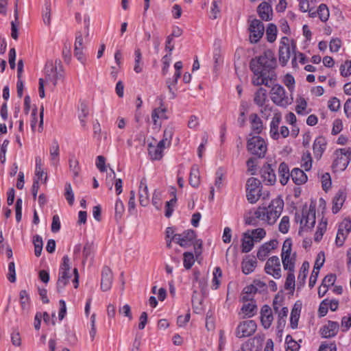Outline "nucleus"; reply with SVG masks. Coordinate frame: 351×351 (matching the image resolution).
<instances>
[{"label": "nucleus", "mask_w": 351, "mask_h": 351, "mask_svg": "<svg viewBox=\"0 0 351 351\" xmlns=\"http://www.w3.org/2000/svg\"><path fill=\"white\" fill-rule=\"evenodd\" d=\"M252 130L256 134H260L263 129V123L261 119L256 114L250 116Z\"/></svg>", "instance_id": "32"}, {"label": "nucleus", "mask_w": 351, "mask_h": 351, "mask_svg": "<svg viewBox=\"0 0 351 351\" xmlns=\"http://www.w3.org/2000/svg\"><path fill=\"white\" fill-rule=\"evenodd\" d=\"M256 327V324L254 320L243 321L237 326L236 335L239 338L250 337L255 332Z\"/></svg>", "instance_id": "12"}, {"label": "nucleus", "mask_w": 351, "mask_h": 351, "mask_svg": "<svg viewBox=\"0 0 351 351\" xmlns=\"http://www.w3.org/2000/svg\"><path fill=\"white\" fill-rule=\"evenodd\" d=\"M254 239L250 234V230L244 232L241 239V252L243 253L250 252L254 245Z\"/></svg>", "instance_id": "22"}, {"label": "nucleus", "mask_w": 351, "mask_h": 351, "mask_svg": "<svg viewBox=\"0 0 351 351\" xmlns=\"http://www.w3.org/2000/svg\"><path fill=\"white\" fill-rule=\"evenodd\" d=\"M115 217L120 219L124 212L125 208L123 202L120 199H117L115 203Z\"/></svg>", "instance_id": "56"}, {"label": "nucleus", "mask_w": 351, "mask_h": 351, "mask_svg": "<svg viewBox=\"0 0 351 351\" xmlns=\"http://www.w3.org/2000/svg\"><path fill=\"white\" fill-rule=\"evenodd\" d=\"M291 178L293 182L297 185L302 184L307 181V176L300 168H294L292 169Z\"/></svg>", "instance_id": "26"}, {"label": "nucleus", "mask_w": 351, "mask_h": 351, "mask_svg": "<svg viewBox=\"0 0 351 351\" xmlns=\"http://www.w3.org/2000/svg\"><path fill=\"white\" fill-rule=\"evenodd\" d=\"M341 75L343 77H348L351 75V61L346 60L340 67Z\"/></svg>", "instance_id": "55"}, {"label": "nucleus", "mask_w": 351, "mask_h": 351, "mask_svg": "<svg viewBox=\"0 0 351 351\" xmlns=\"http://www.w3.org/2000/svg\"><path fill=\"white\" fill-rule=\"evenodd\" d=\"M279 231L283 234L288 232L289 229V217L288 216H284L281 219L278 227Z\"/></svg>", "instance_id": "49"}, {"label": "nucleus", "mask_w": 351, "mask_h": 351, "mask_svg": "<svg viewBox=\"0 0 351 351\" xmlns=\"http://www.w3.org/2000/svg\"><path fill=\"white\" fill-rule=\"evenodd\" d=\"M191 301L193 311L197 314L201 313L203 309L202 306V300L200 297H199V295L196 291H193Z\"/></svg>", "instance_id": "34"}, {"label": "nucleus", "mask_w": 351, "mask_h": 351, "mask_svg": "<svg viewBox=\"0 0 351 351\" xmlns=\"http://www.w3.org/2000/svg\"><path fill=\"white\" fill-rule=\"evenodd\" d=\"M119 313L125 317H127L130 321L132 319V314L130 305L125 304L119 308Z\"/></svg>", "instance_id": "60"}, {"label": "nucleus", "mask_w": 351, "mask_h": 351, "mask_svg": "<svg viewBox=\"0 0 351 351\" xmlns=\"http://www.w3.org/2000/svg\"><path fill=\"white\" fill-rule=\"evenodd\" d=\"M183 264L184 267L186 269H189L192 267L194 264L195 258L194 255L192 252H184L183 254Z\"/></svg>", "instance_id": "43"}, {"label": "nucleus", "mask_w": 351, "mask_h": 351, "mask_svg": "<svg viewBox=\"0 0 351 351\" xmlns=\"http://www.w3.org/2000/svg\"><path fill=\"white\" fill-rule=\"evenodd\" d=\"M267 91L263 88H259L255 93L254 101L259 107H262L266 100Z\"/></svg>", "instance_id": "35"}, {"label": "nucleus", "mask_w": 351, "mask_h": 351, "mask_svg": "<svg viewBox=\"0 0 351 351\" xmlns=\"http://www.w3.org/2000/svg\"><path fill=\"white\" fill-rule=\"evenodd\" d=\"M259 16L265 21L271 20L272 8L267 2L261 3L257 9Z\"/></svg>", "instance_id": "23"}, {"label": "nucleus", "mask_w": 351, "mask_h": 351, "mask_svg": "<svg viewBox=\"0 0 351 351\" xmlns=\"http://www.w3.org/2000/svg\"><path fill=\"white\" fill-rule=\"evenodd\" d=\"M295 51L296 44L293 40H291V47H279L278 59L282 66L287 65L290 59L291 53H295Z\"/></svg>", "instance_id": "14"}, {"label": "nucleus", "mask_w": 351, "mask_h": 351, "mask_svg": "<svg viewBox=\"0 0 351 351\" xmlns=\"http://www.w3.org/2000/svg\"><path fill=\"white\" fill-rule=\"evenodd\" d=\"M343 129V123L342 121L339 119H337L333 121L332 129V134L337 135Z\"/></svg>", "instance_id": "61"}, {"label": "nucleus", "mask_w": 351, "mask_h": 351, "mask_svg": "<svg viewBox=\"0 0 351 351\" xmlns=\"http://www.w3.org/2000/svg\"><path fill=\"white\" fill-rule=\"evenodd\" d=\"M291 246H292V241L291 239H287L284 243L282 247V252H281V256H291Z\"/></svg>", "instance_id": "53"}, {"label": "nucleus", "mask_w": 351, "mask_h": 351, "mask_svg": "<svg viewBox=\"0 0 351 351\" xmlns=\"http://www.w3.org/2000/svg\"><path fill=\"white\" fill-rule=\"evenodd\" d=\"M261 182L256 178L252 177L247 180L246 193L247 199L251 204L256 203L260 198L261 194Z\"/></svg>", "instance_id": "9"}, {"label": "nucleus", "mask_w": 351, "mask_h": 351, "mask_svg": "<svg viewBox=\"0 0 351 351\" xmlns=\"http://www.w3.org/2000/svg\"><path fill=\"white\" fill-rule=\"evenodd\" d=\"M70 273L66 271H60L59 276L56 284V288L58 292H61L62 290L67 285L69 280L71 278Z\"/></svg>", "instance_id": "30"}, {"label": "nucleus", "mask_w": 351, "mask_h": 351, "mask_svg": "<svg viewBox=\"0 0 351 351\" xmlns=\"http://www.w3.org/2000/svg\"><path fill=\"white\" fill-rule=\"evenodd\" d=\"M64 196L69 205L72 206L74 202V193L72 191L71 185L69 182L65 184Z\"/></svg>", "instance_id": "47"}, {"label": "nucleus", "mask_w": 351, "mask_h": 351, "mask_svg": "<svg viewBox=\"0 0 351 351\" xmlns=\"http://www.w3.org/2000/svg\"><path fill=\"white\" fill-rule=\"evenodd\" d=\"M277 36V27L274 23H269L266 29L267 40L269 43L276 40Z\"/></svg>", "instance_id": "39"}, {"label": "nucleus", "mask_w": 351, "mask_h": 351, "mask_svg": "<svg viewBox=\"0 0 351 351\" xmlns=\"http://www.w3.org/2000/svg\"><path fill=\"white\" fill-rule=\"evenodd\" d=\"M284 84L288 88L290 92H293L295 88V79L291 74L285 75L283 79Z\"/></svg>", "instance_id": "50"}, {"label": "nucleus", "mask_w": 351, "mask_h": 351, "mask_svg": "<svg viewBox=\"0 0 351 351\" xmlns=\"http://www.w3.org/2000/svg\"><path fill=\"white\" fill-rule=\"evenodd\" d=\"M261 178L264 182L269 185H273L276 181V174L271 165L267 164L263 166L261 169Z\"/></svg>", "instance_id": "17"}, {"label": "nucleus", "mask_w": 351, "mask_h": 351, "mask_svg": "<svg viewBox=\"0 0 351 351\" xmlns=\"http://www.w3.org/2000/svg\"><path fill=\"white\" fill-rule=\"evenodd\" d=\"M300 310L297 308H293L291 313L290 317V325L293 329H295L298 327V320L300 317Z\"/></svg>", "instance_id": "44"}, {"label": "nucleus", "mask_w": 351, "mask_h": 351, "mask_svg": "<svg viewBox=\"0 0 351 351\" xmlns=\"http://www.w3.org/2000/svg\"><path fill=\"white\" fill-rule=\"evenodd\" d=\"M242 271L245 274H249L254 271L257 265V261L254 258H246L241 263Z\"/></svg>", "instance_id": "28"}, {"label": "nucleus", "mask_w": 351, "mask_h": 351, "mask_svg": "<svg viewBox=\"0 0 351 351\" xmlns=\"http://www.w3.org/2000/svg\"><path fill=\"white\" fill-rule=\"evenodd\" d=\"M33 243L34 245V253L36 256H40L43 250V239L39 235H36L33 239Z\"/></svg>", "instance_id": "42"}, {"label": "nucleus", "mask_w": 351, "mask_h": 351, "mask_svg": "<svg viewBox=\"0 0 351 351\" xmlns=\"http://www.w3.org/2000/svg\"><path fill=\"white\" fill-rule=\"evenodd\" d=\"M278 176L280 182L282 185H285L291 177L289 168L285 162H281L278 167Z\"/></svg>", "instance_id": "25"}, {"label": "nucleus", "mask_w": 351, "mask_h": 351, "mask_svg": "<svg viewBox=\"0 0 351 351\" xmlns=\"http://www.w3.org/2000/svg\"><path fill=\"white\" fill-rule=\"evenodd\" d=\"M317 15L322 22H326L328 20L330 12L328 8L324 3H322L317 8Z\"/></svg>", "instance_id": "40"}, {"label": "nucleus", "mask_w": 351, "mask_h": 351, "mask_svg": "<svg viewBox=\"0 0 351 351\" xmlns=\"http://www.w3.org/2000/svg\"><path fill=\"white\" fill-rule=\"evenodd\" d=\"M282 263L283 267L285 270L289 271H294L295 267V257H291V256H282Z\"/></svg>", "instance_id": "38"}, {"label": "nucleus", "mask_w": 351, "mask_h": 351, "mask_svg": "<svg viewBox=\"0 0 351 351\" xmlns=\"http://www.w3.org/2000/svg\"><path fill=\"white\" fill-rule=\"evenodd\" d=\"M271 101L282 108H286L291 104L293 99L287 95L285 88L279 84H275L271 88L270 92Z\"/></svg>", "instance_id": "5"}, {"label": "nucleus", "mask_w": 351, "mask_h": 351, "mask_svg": "<svg viewBox=\"0 0 351 351\" xmlns=\"http://www.w3.org/2000/svg\"><path fill=\"white\" fill-rule=\"evenodd\" d=\"M189 184L193 187H197L199 184V173L197 166H193L189 176Z\"/></svg>", "instance_id": "33"}, {"label": "nucleus", "mask_w": 351, "mask_h": 351, "mask_svg": "<svg viewBox=\"0 0 351 351\" xmlns=\"http://www.w3.org/2000/svg\"><path fill=\"white\" fill-rule=\"evenodd\" d=\"M341 45V41L339 38H332L329 45L330 50L331 52H337Z\"/></svg>", "instance_id": "64"}, {"label": "nucleus", "mask_w": 351, "mask_h": 351, "mask_svg": "<svg viewBox=\"0 0 351 351\" xmlns=\"http://www.w3.org/2000/svg\"><path fill=\"white\" fill-rule=\"evenodd\" d=\"M163 148L160 147L158 145H153L149 144L148 145V154L150 158L152 160H159L162 158Z\"/></svg>", "instance_id": "29"}, {"label": "nucleus", "mask_w": 351, "mask_h": 351, "mask_svg": "<svg viewBox=\"0 0 351 351\" xmlns=\"http://www.w3.org/2000/svg\"><path fill=\"white\" fill-rule=\"evenodd\" d=\"M336 275L333 274H328L324 277V278L322 280V285L329 288V287L332 286L336 280Z\"/></svg>", "instance_id": "54"}, {"label": "nucleus", "mask_w": 351, "mask_h": 351, "mask_svg": "<svg viewBox=\"0 0 351 351\" xmlns=\"http://www.w3.org/2000/svg\"><path fill=\"white\" fill-rule=\"evenodd\" d=\"M346 193L342 191L339 190L336 195H335L333 199H332V210L333 213H338L340 209L341 208L343 202L346 200Z\"/></svg>", "instance_id": "24"}, {"label": "nucleus", "mask_w": 351, "mask_h": 351, "mask_svg": "<svg viewBox=\"0 0 351 351\" xmlns=\"http://www.w3.org/2000/svg\"><path fill=\"white\" fill-rule=\"evenodd\" d=\"M294 271H289L286 278L285 288L287 290L293 291L295 289V275Z\"/></svg>", "instance_id": "46"}, {"label": "nucleus", "mask_w": 351, "mask_h": 351, "mask_svg": "<svg viewBox=\"0 0 351 351\" xmlns=\"http://www.w3.org/2000/svg\"><path fill=\"white\" fill-rule=\"evenodd\" d=\"M316 221L315 209L314 206H310L308 209H303L302 217L300 219V228L299 234L302 231H309L315 226Z\"/></svg>", "instance_id": "7"}, {"label": "nucleus", "mask_w": 351, "mask_h": 351, "mask_svg": "<svg viewBox=\"0 0 351 351\" xmlns=\"http://www.w3.org/2000/svg\"><path fill=\"white\" fill-rule=\"evenodd\" d=\"M257 310V306L254 301L250 302L247 304H244L241 308L242 312L248 317H253Z\"/></svg>", "instance_id": "36"}, {"label": "nucleus", "mask_w": 351, "mask_h": 351, "mask_svg": "<svg viewBox=\"0 0 351 351\" xmlns=\"http://www.w3.org/2000/svg\"><path fill=\"white\" fill-rule=\"evenodd\" d=\"M249 23L248 30L250 32V41L252 43H256L264 34V25L263 22L256 19L250 21Z\"/></svg>", "instance_id": "10"}, {"label": "nucleus", "mask_w": 351, "mask_h": 351, "mask_svg": "<svg viewBox=\"0 0 351 351\" xmlns=\"http://www.w3.org/2000/svg\"><path fill=\"white\" fill-rule=\"evenodd\" d=\"M14 21L11 22V36L13 39L18 38V24H19V12L17 9V4L15 5L14 9Z\"/></svg>", "instance_id": "37"}, {"label": "nucleus", "mask_w": 351, "mask_h": 351, "mask_svg": "<svg viewBox=\"0 0 351 351\" xmlns=\"http://www.w3.org/2000/svg\"><path fill=\"white\" fill-rule=\"evenodd\" d=\"M49 154L51 156V164L57 165L59 161L60 146L56 139H53L51 145L49 147Z\"/></svg>", "instance_id": "27"}, {"label": "nucleus", "mask_w": 351, "mask_h": 351, "mask_svg": "<svg viewBox=\"0 0 351 351\" xmlns=\"http://www.w3.org/2000/svg\"><path fill=\"white\" fill-rule=\"evenodd\" d=\"M327 141L326 138L322 136H318L314 141L313 149L315 157L317 159L321 158L323 153L326 148Z\"/></svg>", "instance_id": "20"}, {"label": "nucleus", "mask_w": 351, "mask_h": 351, "mask_svg": "<svg viewBox=\"0 0 351 351\" xmlns=\"http://www.w3.org/2000/svg\"><path fill=\"white\" fill-rule=\"evenodd\" d=\"M250 234L254 239L255 242H259L265 237L266 232L263 228H256L250 231Z\"/></svg>", "instance_id": "45"}, {"label": "nucleus", "mask_w": 351, "mask_h": 351, "mask_svg": "<svg viewBox=\"0 0 351 351\" xmlns=\"http://www.w3.org/2000/svg\"><path fill=\"white\" fill-rule=\"evenodd\" d=\"M247 150L258 158L265 157L267 152V145L264 139L258 136H254L247 141Z\"/></svg>", "instance_id": "6"}, {"label": "nucleus", "mask_w": 351, "mask_h": 351, "mask_svg": "<svg viewBox=\"0 0 351 351\" xmlns=\"http://www.w3.org/2000/svg\"><path fill=\"white\" fill-rule=\"evenodd\" d=\"M284 208V202L280 198L273 199L267 207L259 206L254 213V215L245 219L248 225L256 226L257 219L261 220L268 225H273L280 217Z\"/></svg>", "instance_id": "2"}, {"label": "nucleus", "mask_w": 351, "mask_h": 351, "mask_svg": "<svg viewBox=\"0 0 351 351\" xmlns=\"http://www.w3.org/2000/svg\"><path fill=\"white\" fill-rule=\"evenodd\" d=\"M276 67L277 60L271 49L265 50L261 55L252 58L250 62V70L254 74L252 84L270 87L277 79Z\"/></svg>", "instance_id": "1"}, {"label": "nucleus", "mask_w": 351, "mask_h": 351, "mask_svg": "<svg viewBox=\"0 0 351 351\" xmlns=\"http://www.w3.org/2000/svg\"><path fill=\"white\" fill-rule=\"evenodd\" d=\"M112 279L113 275L110 268L108 266L104 267L101 278V289L103 291H107L110 289Z\"/></svg>", "instance_id": "15"}, {"label": "nucleus", "mask_w": 351, "mask_h": 351, "mask_svg": "<svg viewBox=\"0 0 351 351\" xmlns=\"http://www.w3.org/2000/svg\"><path fill=\"white\" fill-rule=\"evenodd\" d=\"M332 168L335 172L342 171L346 169L351 160V149L343 148L337 149L333 154Z\"/></svg>", "instance_id": "4"}, {"label": "nucleus", "mask_w": 351, "mask_h": 351, "mask_svg": "<svg viewBox=\"0 0 351 351\" xmlns=\"http://www.w3.org/2000/svg\"><path fill=\"white\" fill-rule=\"evenodd\" d=\"M43 19L45 24L49 25L51 23V4L49 2H46L45 4V9L43 12Z\"/></svg>", "instance_id": "48"}, {"label": "nucleus", "mask_w": 351, "mask_h": 351, "mask_svg": "<svg viewBox=\"0 0 351 351\" xmlns=\"http://www.w3.org/2000/svg\"><path fill=\"white\" fill-rule=\"evenodd\" d=\"M252 284L254 285L256 293L265 291L267 287L266 283L260 280H254Z\"/></svg>", "instance_id": "63"}, {"label": "nucleus", "mask_w": 351, "mask_h": 351, "mask_svg": "<svg viewBox=\"0 0 351 351\" xmlns=\"http://www.w3.org/2000/svg\"><path fill=\"white\" fill-rule=\"evenodd\" d=\"M165 111H153L152 118L153 120L154 125L156 127H160L161 122L158 121V119H166L165 116Z\"/></svg>", "instance_id": "51"}, {"label": "nucleus", "mask_w": 351, "mask_h": 351, "mask_svg": "<svg viewBox=\"0 0 351 351\" xmlns=\"http://www.w3.org/2000/svg\"><path fill=\"white\" fill-rule=\"evenodd\" d=\"M302 161H303V163L302 164V167L306 171L310 170L311 168V166H312V159H311V154L309 152L307 153V154L306 156L304 155L302 156Z\"/></svg>", "instance_id": "62"}, {"label": "nucleus", "mask_w": 351, "mask_h": 351, "mask_svg": "<svg viewBox=\"0 0 351 351\" xmlns=\"http://www.w3.org/2000/svg\"><path fill=\"white\" fill-rule=\"evenodd\" d=\"M171 53L164 56L162 58V74L165 75L168 71V69L170 65Z\"/></svg>", "instance_id": "58"}, {"label": "nucleus", "mask_w": 351, "mask_h": 351, "mask_svg": "<svg viewBox=\"0 0 351 351\" xmlns=\"http://www.w3.org/2000/svg\"><path fill=\"white\" fill-rule=\"evenodd\" d=\"M7 277L10 282H14L16 281L15 264L14 262H10L8 264V273L7 274Z\"/></svg>", "instance_id": "57"}, {"label": "nucleus", "mask_w": 351, "mask_h": 351, "mask_svg": "<svg viewBox=\"0 0 351 351\" xmlns=\"http://www.w3.org/2000/svg\"><path fill=\"white\" fill-rule=\"evenodd\" d=\"M149 196L147 180L143 178L139 185V202L142 206H146L149 204Z\"/></svg>", "instance_id": "21"}, {"label": "nucleus", "mask_w": 351, "mask_h": 351, "mask_svg": "<svg viewBox=\"0 0 351 351\" xmlns=\"http://www.w3.org/2000/svg\"><path fill=\"white\" fill-rule=\"evenodd\" d=\"M339 328L338 322L328 321V324L321 328V334L325 338L332 337L338 332Z\"/></svg>", "instance_id": "19"}, {"label": "nucleus", "mask_w": 351, "mask_h": 351, "mask_svg": "<svg viewBox=\"0 0 351 351\" xmlns=\"http://www.w3.org/2000/svg\"><path fill=\"white\" fill-rule=\"evenodd\" d=\"M93 245L90 243H86L83 248V263L84 264L85 261L88 259V258L93 253Z\"/></svg>", "instance_id": "59"}, {"label": "nucleus", "mask_w": 351, "mask_h": 351, "mask_svg": "<svg viewBox=\"0 0 351 351\" xmlns=\"http://www.w3.org/2000/svg\"><path fill=\"white\" fill-rule=\"evenodd\" d=\"M278 241L276 239L271 240L269 242L263 244L257 252V258L260 261H264L266 257L269 254L272 250L277 247Z\"/></svg>", "instance_id": "16"}, {"label": "nucleus", "mask_w": 351, "mask_h": 351, "mask_svg": "<svg viewBox=\"0 0 351 351\" xmlns=\"http://www.w3.org/2000/svg\"><path fill=\"white\" fill-rule=\"evenodd\" d=\"M58 65L61 68L60 60H56L55 64L50 61L47 62L45 68V80L47 82L52 83L53 86H56L58 80L63 77L61 69L60 71L58 70Z\"/></svg>", "instance_id": "8"}, {"label": "nucleus", "mask_w": 351, "mask_h": 351, "mask_svg": "<svg viewBox=\"0 0 351 351\" xmlns=\"http://www.w3.org/2000/svg\"><path fill=\"white\" fill-rule=\"evenodd\" d=\"M264 269L267 274L276 279H279L282 276L280 259L276 256H271L267 260Z\"/></svg>", "instance_id": "11"}, {"label": "nucleus", "mask_w": 351, "mask_h": 351, "mask_svg": "<svg viewBox=\"0 0 351 351\" xmlns=\"http://www.w3.org/2000/svg\"><path fill=\"white\" fill-rule=\"evenodd\" d=\"M20 296V304L21 306V308L23 311L28 310L29 303V297L28 293L25 290H22L19 293Z\"/></svg>", "instance_id": "41"}, {"label": "nucleus", "mask_w": 351, "mask_h": 351, "mask_svg": "<svg viewBox=\"0 0 351 351\" xmlns=\"http://www.w3.org/2000/svg\"><path fill=\"white\" fill-rule=\"evenodd\" d=\"M351 231V220L350 219H344L339 224L335 243L339 247L343 245L346 239Z\"/></svg>", "instance_id": "13"}, {"label": "nucleus", "mask_w": 351, "mask_h": 351, "mask_svg": "<svg viewBox=\"0 0 351 351\" xmlns=\"http://www.w3.org/2000/svg\"><path fill=\"white\" fill-rule=\"evenodd\" d=\"M143 62L142 53L139 48H136L134 50V71L136 73H140L143 71Z\"/></svg>", "instance_id": "31"}, {"label": "nucleus", "mask_w": 351, "mask_h": 351, "mask_svg": "<svg viewBox=\"0 0 351 351\" xmlns=\"http://www.w3.org/2000/svg\"><path fill=\"white\" fill-rule=\"evenodd\" d=\"M165 234L167 238L172 237V239L181 247H188L193 243L196 237L195 232L193 230H187L181 234H176L173 227H168L166 229Z\"/></svg>", "instance_id": "3"}, {"label": "nucleus", "mask_w": 351, "mask_h": 351, "mask_svg": "<svg viewBox=\"0 0 351 351\" xmlns=\"http://www.w3.org/2000/svg\"><path fill=\"white\" fill-rule=\"evenodd\" d=\"M274 317L271 308L267 304L264 305L261 310V322L265 329H268L273 322Z\"/></svg>", "instance_id": "18"}, {"label": "nucleus", "mask_w": 351, "mask_h": 351, "mask_svg": "<svg viewBox=\"0 0 351 351\" xmlns=\"http://www.w3.org/2000/svg\"><path fill=\"white\" fill-rule=\"evenodd\" d=\"M326 222L324 223H320L319 226L317 227V231L315 234L314 240L316 242H319L321 239H322V237L324 235V233L325 232L326 230Z\"/></svg>", "instance_id": "52"}]
</instances>
